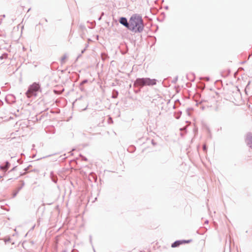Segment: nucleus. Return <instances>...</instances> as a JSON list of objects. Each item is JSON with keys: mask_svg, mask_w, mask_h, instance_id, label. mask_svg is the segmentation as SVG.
I'll return each instance as SVG.
<instances>
[{"mask_svg": "<svg viewBox=\"0 0 252 252\" xmlns=\"http://www.w3.org/2000/svg\"><path fill=\"white\" fill-rule=\"evenodd\" d=\"M247 143L249 145L250 147L252 148V136L248 138Z\"/></svg>", "mask_w": 252, "mask_h": 252, "instance_id": "9", "label": "nucleus"}, {"mask_svg": "<svg viewBox=\"0 0 252 252\" xmlns=\"http://www.w3.org/2000/svg\"><path fill=\"white\" fill-rule=\"evenodd\" d=\"M9 166L10 164L8 162H6L4 166H1L0 168L3 172H5L9 168Z\"/></svg>", "mask_w": 252, "mask_h": 252, "instance_id": "6", "label": "nucleus"}, {"mask_svg": "<svg viewBox=\"0 0 252 252\" xmlns=\"http://www.w3.org/2000/svg\"><path fill=\"white\" fill-rule=\"evenodd\" d=\"M136 83L138 85L144 86L145 85L144 78L137 79L136 80Z\"/></svg>", "mask_w": 252, "mask_h": 252, "instance_id": "7", "label": "nucleus"}, {"mask_svg": "<svg viewBox=\"0 0 252 252\" xmlns=\"http://www.w3.org/2000/svg\"><path fill=\"white\" fill-rule=\"evenodd\" d=\"M190 242H191V240L177 241H175L174 243H173L172 244L171 247L172 248H175V247L179 246L180 245H182L183 244L189 243Z\"/></svg>", "mask_w": 252, "mask_h": 252, "instance_id": "3", "label": "nucleus"}, {"mask_svg": "<svg viewBox=\"0 0 252 252\" xmlns=\"http://www.w3.org/2000/svg\"><path fill=\"white\" fill-rule=\"evenodd\" d=\"M120 22L129 29V22L128 23L126 18L122 17L120 20Z\"/></svg>", "mask_w": 252, "mask_h": 252, "instance_id": "5", "label": "nucleus"}, {"mask_svg": "<svg viewBox=\"0 0 252 252\" xmlns=\"http://www.w3.org/2000/svg\"><path fill=\"white\" fill-rule=\"evenodd\" d=\"M144 82L145 85H153L156 83V80L149 78H144Z\"/></svg>", "mask_w": 252, "mask_h": 252, "instance_id": "4", "label": "nucleus"}, {"mask_svg": "<svg viewBox=\"0 0 252 252\" xmlns=\"http://www.w3.org/2000/svg\"><path fill=\"white\" fill-rule=\"evenodd\" d=\"M152 251H153L152 250H150V252H152Z\"/></svg>", "mask_w": 252, "mask_h": 252, "instance_id": "12", "label": "nucleus"}, {"mask_svg": "<svg viewBox=\"0 0 252 252\" xmlns=\"http://www.w3.org/2000/svg\"><path fill=\"white\" fill-rule=\"evenodd\" d=\"M151 246L153 248V250H156L158 247V243H154L151 244Z\"/></svg>", "mask_w": 252, "mask_h": 252, "instance_id": "10", "label": "nucleus"}, {"mask_svg": "<svg viewBox=\"0 0 252 252\" xmlns=\"http://www.w3.org/2000/svg\"><path fill=\"white\" fill-rule=\"evenodd\" d=\"M144 29V24L141 17L133 15L129 19V30L134 32H141Z\"/></svg>", "mask_w": 252, "mask_h": 252, "instance_id": "1", "label": "nucleus"}, {"mask_svg": "<svg viewBox=\"0 0 252 252\" xmlns=\"http://www.w3.org/2000/svg\"><path fill=\"white\" fill-rule=\"evenodd\" d=\"M39 86L38 84L33 83L29 88L28 91L26 93L28 97H31L32 95H35V93L39 89Z\"/></svg>", "mask_w": 252, "mask_h": 252, "instance_id": "2", "label": "nucleus"}, {"mask_svg": "<svg viewBox=\"0 0 252 252\" xmlns=\"http://www.w3.org/2000/svg\"><path fill=\"white\" fill-rule=\"evenodd\" d=\"M203 150H204V151H206V145H203Z\"/></svg>", "mask_w": 252, "mask_h": 252, "instance_id": "11", "label": "nucleus"}, {"mask_svg": "<svg viewBox=\"0 0 252 252\" xmlns=\"http://www.w3.org/2000/svg\"><path fill=\"white\" fill-rule=\"evenodd\" d=\"M67 59V57L66 55H64L61 58V63H64L66 62Z\"/></svg>", "mask_w": 252, "mask_h": 252, "instance_id": "8", "label": "nucleus"}]
</instances>
